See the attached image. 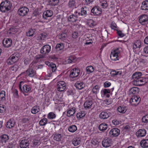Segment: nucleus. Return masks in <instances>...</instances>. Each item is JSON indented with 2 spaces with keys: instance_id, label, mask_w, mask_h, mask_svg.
<instances>
[{
  "instance_id": "864d4df0",
  "label": "nucleus",
  "mask_w": 148,
  "mask_h": 148,
  "mask_svg": "<svg viewBox=\"0 0 148 148\" xmlns=\"http://www.w3.org/2000/svg\"><path fill=\"white\" fill-rule=\"evenodd\" d=\"M67 36V35L66 33H62L59 36V38L62 40H64Z\"/></svg>"
},
{
  "instance_id": "f3484780",
  "label": "nucleus",
  "mask_w": 148,
  "mask_h": 148,
  "mask_svg": "<svg viewBox=\"0 0 148 148\" xmlns=\"http://www.w3.org/2000/svg\"><path fill=\"white\" fill-rule=\"evenodd\" d=\"M53 14L52 10H48L44 12L42 14V18L44 19H47V18L51 17Z\"/></svg>"
},
{
  "instance_id": "dca6fc26",
  "label": "nucleus",
  "mask_w": 148,
  "mask_h": 148,
  "mask_svg": "<svg viewBox=\"0 0 148 148\" xmlns=\"http://www.w3.org/2000/svg\"><path fill=\"white\" fill-rule=\"evenodd\" d=\"M29 140L28 139H24L20 143V146L21 148H26L29 146Z\"/></svg>"
},
{
  "instance_id": "b1692460",
  "label": "nucleus",
  "mask_w": 148,
  "mask_h": 148,
  "mask_svg": "<svg viewBox=\"0 0 148 148\" xmlns=\"http://www.w3.org/2000/svg\"><path fill=\"white\" fill-rule=\"evenodd\" d=\"M140 9L142 10H148V1L145 0L143 1L140 6Z\"/></svg>"
},
{
  "instance_id": "f8f14e48",
  "label": "nucleus",
  "mask_w": 148,
  "mask_h": 148,
  "mask_svg": "<svg viewBox=\"0 0 148 148\" xmlns=\"http://www.w3.org/2000/svg\"><path fill=\"white\" fill-rule=\"evenodd\" d=\"M120 134V130L117 128L112 129L109 132V135L111 137L118 136Z\"/></svg>"
},
{
  "instance_id": "412c9836",
  "label": "nucleus",
  "mask_w": 148,
  "mask_h": 148,
  "mask_svg": "<svg viewBox=\"0 0 148 148\" xmlns=\"http://www.w3.org/2000/svg\"><path fill=\"white\" fill-rule=\"evenodd\" d=\"M15 123V121L12 119H10L7 121L5 125L7 128L11 129L14 126Z\"/></svg>"
},
{
  "instance_id": "a878e982",
  "label": "nucleus",
  "mask_w": 148,
  "mask_h": 148,
  "mask_svg": "<svg viewBox=\"0 0 148 148\" xmlns=\"http://www.w3.org/2000/svg\"><path fill=\"white\" fill-rule=\"evenodd\" d=\"M9 139V136L6 134H3L0 137V140L3 144L6 143Z\"/></svg>"
},
{
  "instance_id": "6e6d98bb",
  "label": "nucleus",
  "mask_w": 148,
  "mask_h": 148,
  "mask_svg": "<svg viewBox=\"0 0 148 148\" xmlns=\"http://www.w3.org/2000/svg\"><path fill=\"white\" fill-rule=\"evenodd\" d=\"M75 58L74 57H70L69 59L66 60V62L69 63H71L73 62H74L75 61Z\"/></svg>"
},
{
  "instance_id": "052dcab7",
  "label": "nucleus",
  "mask_w": 148,
  "mask_h": 148,
  "mask_svg": "<svg viewBox=\"0 0 148 148\" xmlns=\"http://www.w3.org/2000/svg\"><path fill=\"white\" fill-rule=\"evenodd\" d=\"M110 27L112 29H114V30H115V29H118L116 24L113 21L111 24Z\"/></svg>"
},
{
  "instance_id": "1a4fd4ad",
  "label": "nucleus",
  "mask_w": 148,
  "mask_h": 148,
  "mask_svg": "<svg viewBox=\"0 0 148 148\" xmlns=\"http://www.w3.org/2000/svg\"><path fill=\"white\" fill-rule=\"evenodd\" d=\"M18 60V57L15 56L14 55L11 56L7 60V64L10 65L16 62Z\"/></svg>"
},
{
  "instance_id": "e2e57ef3",
  "label": "nucleus",
  "mask_w": 148,
  "mask_h": 148,
  "mask_svg": "<svg viewBox=\"0 0 148 148\" xmlns=\"http://www.w3.org/2000/svg\"><path fill=\"white\" fill-rule=\"evenodd\" d=\"M101 6L103 8H106L108 6V4L107 1H102Z\"/></svg>"
},
{
  "instance_id": "5701e85b",
  "label": "nucleus",
  "mask_w": 148,
  "mask_h": 148,
  "mask_svg": "<svg viewBox=\"0 0 148 148\" xmlns=\"http://www.w3.org/2000/svg\"><path fill=\"white\" fill-rule=\"evenodd\" d=\"M75 86L77 89L81 90L84 87L85 84L83 82L78 81H77L75 84Z\"/></svg>"
},
{
  "instance_id": "c756f323",
  "label": "nucleus",
  "mask_w": 148,
  "mask_h": 148,
  "mask_svg": "<svg viewBox=\"0 0 148 148\" xmlns=\"http://www.w3.org/2000/svg\"><path fill=\"white\" fill-rule=\"evenodd\" d=\"M139 91V88L137 87H133L131 88L130 90L129 93L130 94H136Z\"/></svg>"
},
{
  "instance_id": "a19ab883",
  "label": "nucleus",
  "mask_w": 148,
  "mask_h": 148,
  "mask_svg": "<svg viewBox=\"0 0 148 148\" xmlns=\"http://www.w3.org/2000/svg\"><path fill=\"white\" fill-rule=\"evenodd\" d=\"M91 143L92 145V147H97L99 145V143L97 140V139H93L91 142Z\"/></svg>"
},
{
  "instance_id": "4d7b16f0",
  "label": "nucleus",
  "mask_w": 148,
  "mask_h": 148,
  "mask_svg": "<svg viewBox=\"0 0 148 148\" xmlns=\"http://www.w3.org/2000/svg\"><path fill=\"white\" fill-rule=\"evenodd\" d=\"M115 30L117 31L118 35L121 37H123L125 36V34L123 33L121 30H118V29H115Z\"/></svg>"
},
{
  "instance_id": "bf43d9fd",
  "label": "nucleus",
  "mask_w": 148,
  "mask_h": 148,
  "mask_svg": "<svg viewBox=\"0 0 148 148\" xmlns=\"http://www.w3.org/2000/svg\"><path fill=\"white\" fill-rule=\"evenodd\" d=\"M40 14L38 10H35L33 13L32 16L33 17H36Z\"/></svg>"
},
{
  "instance_id": "4c0bfd02",
  "label": "nucleus",
  "mask_w": 148,
  "mask_h": 148,
  "mask_svg": "<svg viewBox=\"0 0 148 148\" xmlns=\"http://www.w3.org/2000/svg\"><path fill=\"white\" fill-rule=\"evenodd\" d=\"M59 2V0H48L49 5L51 6L57 5Z\"/></svg>"
},
{
  "instance_id": "ea45409f",
  "label": "nucleus",
  "mask_w": 148,
  "mask_h": 148,
  "mask_svg": "<svg viewBox=\"0 0 148 148\" xmlns=\"http://www.w3.org/2000/svg\"><path fill=\"white\" fill-rule=\"evenodd\" d=\"M102 95H103V96H105L107 98H109L110 97V95H109V93L110 92V91L109 90L105 89H104L102 92Z\"/></svg>"
},
{
  "instance_id": "338daca9",
  "label": "nucleus",
  "mask_w": 148,
  "mask_h": 148,
  "mask_svg": "<svg viewBox=\"0 0 148 148\" xmlns=\"http://www.w3.org/2000/svg\"><path fill=\"white\" fill-rule=\"evenodd\" d=\"M90 23V26L91 27H93L95 26L96 25L95 22L93 20L91 21Z\"/></svg>"
},
{
  "instance_id": "20e7f679",
  "label": "nucleus",
  "mask_w": 148,
  "mask_h": 148,
  "mask_svg": "<svg viewBox=\"0 0 148 148\" xmlns=\"http://www.w3.org/2000/svg\"><path fill=\"white\" fill-rule=\"evenodd\" d=\"M140 99L139 96L134 95L131 99L130 103L132 106H136L140 103Z\"/></svg>"
},
{
  "instance_id": "c03bdc74",
  "label": "nucleus",
  "mask_w": 148,
  "mask_h": 148,
  "mask_svg": "<svg viewBox=\"0 0 148 148\" xmlns=\"http://www.w3.org/2000/svg\"><path fill=\"white\" fill-rule=\"evenodd\" d=\"M5 92L4 91L2 90L0 92V99L1 100H5Z\"/></svg>"
},
{
  "instance_id": "c85d7f7f",
  "label": "nucleus",
  "mask_w": 148,
  "mask_h": 148,
  "mask_svg": "<svg viewBox=\"0 0 148 148\" xmlns=\"http://www.w3.org/2000/svg\"><path fill=\"white\" fill-rule=\"evenodd\" d=\"M127 107L125 106H122L119 107L117 108V111L119 112L124 113L127 110Z\"/></svg>"
},
{
  "instance_id": "37998d69",
  "label": "nucleus",
  "mask_w": 148,
  "mask_h": 148,
  "mask_svg": "<svg viewBox=\"0 0 148 148\" xmlns=\"http://www.w3.org/2000/svg\"><path fill=\"white\" fill-rule=\"evenodd\" d=\"M64 48V45L62 43L58 44H57L56 49L57 51L63 49Z\"/></svg>"
},
{
  "instance_id": "e433bc0d",
  "label": "nucleus",
  "mask_w": 148,
  "mask_h": 148,
  "mask_svg": "<svg viewBox=\"0 0 148 148\" xmlns=\"http://www.w3.org/2000/svg\"><path fill=\"white\" fill-rule=\"evenodd\" d=\"M142 75V73L140 72H137L134 73L132 76V78L134 80L136 79L137 78L140 77Z\"/></svg>"
},
{
  "instance_id": "cd10ccee",
  "label": "nucleus",
  "mask_w": 148,
  "mask_h": 148,
  "mask_svg": "<svg viewBox=\"0 0 148 148\" xmlns=\"http://www.w3.org/2000/svg\"><path fill=\"white\" fill-rule=\"evenodd\" d=\"M107 124L105 123H102L99 125L98 129L100 131L104 132L107 129Z\"/></svg>"
},
{
  "instance_id": "6ab92c4d",
  "label": "nucleus",
  "mask_w": 148,
  "mask_h": 148,
  "mask_svg": "<svg viewBox=\"0 0 148 148\" xmlns=\"http://www.w3.org/2000/svg\"><path fill=\"white\" fill-rule=\"evenodd\" d=\"M143 78L140 77L134 80L132 82L133 85L136 86H141L143 85Z\"/></svg>"
},
{
  "instance_id": "ddd939ff",
  "label": "nucleus",
  "mask_w": 148,
  "mask_h": 148,
  "mask_svg": "<svg viewBox=\"0 0 148 148\" xmlns=\"http://www.w3.org/2000/svg\"><path fill=\"white\" fill-rule=\"evenodd\" d=\"M91 13L94 15L98 16L101 13V9L99 7L95 6L92 9Z\"/></svg>"
},
{
  "instance_id": "f03ea898",
  "label": "nucleus",
  "mask_w": 148,
  "mask_h": 148,
  "mask_svg": "<svg viewBox=\"0 0 148 148\" xmlns=\"http://www.w3.org/2000/svg\"><path fill=\"white\" fill-rule=\"evenodd\" d=\"M121 49L117 48L111 52L110 58L112 60L115 61L119 60V57L120 55Z\"/></svg>"
},
{
  "instance_id": "bb28decb",
  "label": "nucleus",
  "mask_w": 148,
  "mask_h": 148,
  "mask_svg": "<svg viewBox=\"0 0 148 148\" xmlns=\"http://www.w3.org/2000/svg\"><path fill=\"white\" fill-rule=\"evenodd\" d=\"M76 108L75 107H73L69 110L67 112L66 115L68 117H70L73 116V114L76 112Z\"/></svg>"
},
{
  "instance_id": "a211bd4d",
  "label": "nucleus",
  "mask_w": 148,
  "mask_h": 148,
  "mask_svg": "<svg viewBox=\"0 0 148 148\" xmlns=\"http://www.w3.org/2000/svg\"><path fill=\"white\" fill-rule=\"evenodd\" d=\"M146 130L144 129L139 130L136 133V135L138 137H142L145 136L146 134Z\"/></svg>"
},
{
  "instance_id": "0eeeda50",
  "label": "nucleus",
  "mask_w": 148,
  "mask_h": 148,
  "mask_svg": "<svg viewBox=\"0 0 148 148\" xmlns=\"http://www.w3.org/2000/svg\"><path fill=\"white\" fill-rule=\"evenodd\" d=\"M112 140L109 138L106 137L102 142V146L105 147H108L111 146L112 144Z\"/></svg>"
},
{
  "instance_id": "7c9ffc66",
  "label": "nucleus",
  "mask_w": 148,
  "mask_h": 148,
  "mask_svg": "<svg viewBox=\"0 0 148 148\" xmlns=\"http://www.w3.org/2000/svg\"><path fill=\"white\" fill-rule=\"evenodd\" d=\"M40 111V107L38 106H35L31 110V113L33 114H36Z\"/></svg>"
},
{
  "instance_id": "8fccbe9b",
  "label": "nucleus",
  "mask_w": 148,
  "mask_h": 148,
  "mask_svg": "<svg viewBox=\"0 0 148 148\" xmlns=\"http://www.w3.org/2000/svg\"><path fill=\"white\" fill-rule=\"evenodd\" d=\"M6 110V106L5 105L0 104V112L3 113L5 112Z\"/></svg>"
},
{
  "instance_id": "4468645a",
  "label": "nucleus",
  "mask_w": 148,
  "mask_h": 148,
  "mask_svg": "<svg viewBox=\"0 0 148 148\" xmlns=\"http://www.w3.org/2000/svg\"><path fill=\"white\" fill-rule=\"evenodd\" d=\"M111 115L110 112H102L99 114L100 118L101 119H105L108 118Z\"/></svg>"
},
{
  "instance_id": "de8ad7c7",
  "label": "nucleus",
  "mask_w": 148,
  "mask_h": 148,
  "mask_svg": "<svg viewBox=\"0 0 148 148\" xmlns=\"http://www.w3.org/2000/svg\"><path fill=\"white\" fill-rule=\"evenodd\" d=\"M94 70V68L92 66H88L86 68V71L88 74H90L93 72Z\"/></svg>"
},
{
  "instance_id": "2f4dec72",
  "label": "nucleus",
  "mask_w": 148,
  "mask_h": 148,
  "mask_svg": "<svg viewBox=\"0 0 148 148\" xmlns=\"http://www.w3.org/2000/svg\"><path fill=\"white\" fill-rule=\"evenodd\" d=\"M81 138H74L72 141V143L75 146L79 145L81 143Z\"/></svg>"
},
{
  "instance_id": "6e6552de",
  "label": "nucleus",
  "mask_w": 148,
  "mask_h": 148,
  "mask_svg": "<svg viewBox=\"0 0 148 148\" xmlns=\"http://www.w3.org/2000/svg\"><path fill=\"white\" fill-rule=\"evenodd\" d=\"M139 22L141 25H145L148 22V16L145 14H143L139 17Z\"/></svg>"
},
{
  "instance_id": "c9c22d12",
  "label": "nucleus",
  "mask_w": 148,
  "mask_h": 148,
  "mask_svg": "<svg viewBox=\"0 0 148 148\" xmlns=\"http://www.w3.org/2000/svg\"><path fill=\"white\" fill-rule=\"evenodd\" d=\"M62 136L61 134L56 133L54 134L53 138L56 141L59 142L61 141Z\"/></svg>"
},
{
  "instance_id": "09e8293b",
  "label": "nucleus",
  "mask_w": 148,
  "mask_h": 148,
  "mask_svg": "<svg viewBox=\"0 0 148 148\" xmlns=\"http://www.w3.org/2000/svg\"><path fill=\"white\" fill-rule=\"evenodd\" d=\"M56 117V114L53 112L49 113L47 115L48 118L49 119H53Z\"/></svg>"
},
{
  "instance_id": "a18cd8bd",
  "label": "nucleus",
  "mask_w": 148,
  "mask_h": 148,
  "mask_svg": "<svg viewBox=\"0 0 148 148\" xmlns=\"http://www.w3.org/2000/svg\"><path fill=\"white\" fill-rule=\"evenodd\" d=\"M47 120L46 118H44L41 120L39 122V124L41 126H43L45 125L47 123Z\"/></svg>"
},
{
  "instance_id": "9b49d317",
  "label": "nucleus",
  "mask_w": 148,
  "mask_h": 148,
  "mask_svg": "<svg viewBox=\"0 0 148 148\" xmlns=\"http://www.w3.org/2000/svg\"><path fill=\"white\" fill-rule=\"evenodd\" d=\"M80 72V70L78 68H74L71 71L70 77L73 79L79 75Z\"/></svg>"
},
{
  "instance_id": "9d476101",
  "label": "nucleus",
  "mask_w": 148,
  "mask_h": 148,
  "mask_svg": "<svg viewBox=\"0 0 148 148\" xmlns=\"http://www.w3.org/2000/svg\"><path fill=\"white\" fill-rule=\"evenodd\" d=\"M51 49V46L48 45H46L42 47L40 49V52L44 55L48 54L50 51Z\"/></svg>"
},
{
  "instance_id": "79ce46f5",
  "label": "nucleus",
  "mask_w": 148,
  "mask_h": 148,
  "mask_svg": "<svg viewBox=\"0 0 148 148\" xmlns=\"http://www.w3.org/2000/svg\"><path fill=\"white\" fill-rule=\"evenodd\" d=\"M46 63L49 64V66L51 68L52 71L53 72H55L56 69V64L53 63H50L49 62H47Z\"/></svg>"
},
{
  "instance_id": "aec40b11",
  "label": "nucleus",
  "mask_w": 148,
  "mask_h": 148,
  "mask_svg": "<svg viewBox=\"0 0 148 148\" xmlns=\"http://www.w3.org/2000/svg\"><path fill=\"white\" fill-rule=\"evenodd\" d=\"M81 12V13L80 12H79L78 14L79 15L81 14V16H85L87 13L89 14L90 13V10H89V8L85 7L82 8Z\"/></svg>"
},
{
  "instance_id": "603ef678",
  "label": "nucleus",
  "mask_w": 148,
  "mask_h": 148,
  "mask_svg": "<svg viewBox=\"0 0 148 148\" xmlns=\"http://www.w3.org/2000/svg\"><path fill=\"white\" fill-rule=\"evenodd\" d=\"M142 121L143 123H145L148 122V114L145 115L143 117Z\"/></svg>"
},
{
  "instance_id": "3c124183",
  "label": "nucleus",
  "mask_w": 148,
  "mask_h": 148,
  "mask_svg": "<svg viewBox=\"0 0 148 148\" xmlns=\"http://www.w3.org/2000/svg\"><path fill=\"white\" fill-rule=\"evenodd\" d=\"M100 87L97 85L95 86L92 89V92L93 93L96 94L99 91Z\"/></svg>"
},
{
  "instance_id": "393cba45",
  "label": "nucleus",
  "mask_w": 148,
  "mask_h": 148,
  "mask_svg": "<svg viewBox=\"0 0 148 148\" xmlns=\"http://www.w3.org/2000/svg\"><path fill=\"white\" fill-rule=\"evenodd\" d=\"M26 73L28 76L31 77H34L36 74V72L33 69L31 68H29L27 69L26 70Z\"/></svg>"
},
{
  "instance_id": "4be33fe9",
  "label": "nucleus",
  "mask_w": 148,
  "mask_h": 148,
  "mask_svg": "<svg viewBox=\"0 0 148 148\" xmlns=\"http://www.w3.org/2000/svg\"><path fill=\"white\" fill-rule=\"evenodd\" d=\"M78 16L77 14H73L70 15L68 18L69 22H75L77 20Z\"/></svg>"
},
{
  "instance_id": "f257e3e1",
  "label": "nucleus",
  "mask_w": 148,
  "mask_h": 148,
  "mask_svg": "<svg viewBox=\"0 0 148 148\" xmlns=\"http://www.w3.org/2000/svg\"><path fill=\"white\" fill-rule=\"evenodd\" d=\"M12 6V3L8 0L2 2L0 4V10L2 12H6L10 10Z\"/></svg>"
},
{
  "instance_id": "0e129e2a",
  "label": "nucleus",
  "mask_w": 148,
  "mask_h": 148,
  "mask_svg": "<svg viewBox=\"0 0 148 148\" xmlns=\"http://www.w3.org/2000/svg\"><path fill=\"white\" fill-rule=\"evenodd\" d=\"M112 123L115 125H118L119 124V121L117 120L116 119H115L112 121Z\"/></svg>"
},
{
  "instance_id": "5fc2aeb1",
  "label": "nucleus",
  "mask_w": 148,
  "mask_h": 148,
  "mask_svg": "<svg viewBox=\"0 0 148 148\" xmlns=\"http://www.w3.org/2000/svg\"><path fill=\"white\" fill-rule=\"evenodd\" d=\"M111 74L112 76H115L116 75H121L122 74V72L119 71H113L111 72Z\"/></svg>"
},
{
  "instance_id": "72a5a7b5",
  "label": "nucleus",
  "mask_w": 148,
  "mask_h": 148,
  "mask_svg": "<svg viewBox=\"0 0 148 148\" xmlns=\"http://www.w3.org/2000/svg\"><path fill=\"white\" fill-rule=\"evenodd\" d=\"M141 146L143 148L148 147V139H143L140 142Z\"/></svg>"
},
{
  "instance_id": "58836bf2",
  "label": "nucleus",
  "mask_w": 148,
  "mask_h": 148,
  "mask_svg": "<svg viewBox=\"0 0 148 148\" xmlns=\"http://www.w3.org/2000/svg\"><path fill=\"white\" fill-rule=\"evenodd\" d=\"M68 129L69 132L73 133L77 130V128L75 125H74L69 126Z\"/></svg>"
},
{
  "instance_id": "423d86ee",
  "label": "nucleus",
  "mask_w": 148,
  "mask_h": 148,
  "mask_svg": "<svg viewBox=\"0 0 148 148\" xmlns=\"http://www.w3.org/2000/svg\"><path fill=\"white\" fill-rule=\"evenodd\" d=\"M66 84L65 82L62 81H60L57 83V89L59 92L64 91L66 88Z\"/></svg>"
},
{
  "instance_id": "680f3d73",
  "label": "nucleus",
  "mask_w": 148,
  "mask_h": 148,
  "mask_svg": "<svg viewBox=\"0 0 148 148\" xmlns=\"http://www.w3.org/2000/svg\"><path fill=\"white\" fill-rule=\"evenodd\" d=\"M85 116V114L82 113V112H79L77 113L76 115V116L77 118H79L80 119L83 117Z\"/></svg>"
},
{
  "instance_id": "39448f33",
  "label": "nucleus",
  "mask_w": 148,
  "mask_h": 148,
  "mask_svg": "<svg viewBox=\"0 0 148 148\" xmlns=\"http://www.w3.org/2000/svg\"><path fill=\"white\" fill-rule=\"evenodd\" d=\"M29 11L28 8L25 7H20L18 10V14L22 16H24L26 15Z\"/></svg>"
},
{
  "instance_id": "2eb2a0df",
  "label": "nucleus",
  "mask_w": 148,
  "mask_h": 148,
  "mask_svg": "<svg viewBox=\"0 0 148 148\" xmlns=\"http://www.w3.org/2000/svg\"><path fill=\"white\" fill-rule=\"evenodd\" d=\"M12 41L10 38L4 39L3 42L4 46L7 48L10 47L12 45Z\"/></svg>"
},
{
  "instance_id": "7ed1b4c3",
  "label": "nucleus",
  "mask_w": 148,
  "mask_h": 148,
  "mask_svg": "<svg viewBox=\"0 0 148 148\" xmlns=\"http://www.w3.org/2000/svg\"><path fill=\"white\" fill-rule=\"evenodd\" d=\"M24 83L23 81L20 82L18 85L19 88L23 92H28L31 90V87L29 85L24 84Z\"/></svg>"
},
{
  "instance_id": "69168bd1",
  "label": "nucleus",
  "mask_w": 148,
  "mask_h": 148,
  "mask_svg": "<svg viewBox=\"0 0 148 148\" xmlns=\"http://www.w3.org/2000/svg\"><path fill=\"white\" fill-rule=\"evenodd\" d=\"M133 47L134 49H136L138 48H140V44H137V43L136 42L133 44Z\"/></svg>"
},
{
  "instance_id": "473e14b6",
  "label": "nucleus",
  "mask_w": 148,
  "mask_h": 148,
  "mask_svg": "<svg viewBox=\"0 0 148 148\" xmlns=\"http://www.w3.org/2000/svg\"><path fill=\"white\" fill-rule=\"evenodd\" d=\"M93 103L91 101H87L84 103V107L86 109H89L91 107Z\"/></svg>"
},
{
  "instance_id": "13d9d810",
  "label": "nucleus",
  "mask_w": 148,
  "mask_h": 148,
  "mask_svg": "<svg viewBox=\"0 0 148 148\" xmlns=\"http://www.w3.org/2000/svg\"><path fill=\"white\" fill-rule=\"evenodd\" d=\"M18 67L16 65H14L10 67V69L12 71H16L18 69Z\"/></svg>"
},
{
  "instance_id": "f704fd0d",
  "label": "nucleus",
  "mask_w": 148,
  "mask_h": 148,
  "mask_svg": "<svg viewBox=\"0 0 148 148\" xmlns=\"http://www.w3.org/2000/svg\"><path fill=\"white\" fill-rule=\"evenodd\" d=\"M68 6L70 8H76V3L75 0H69L68 3Z\"/></svg>"
},
{
  "instance_id": "774afa93",
  "label": "nucleus",
  "mask_w": 148,
  "mask_h": 148,
  "mask_svg": "<svg viewBox=\"0 0 148 148\" xmlns=\"http://www.w3.org/2000/svg\"><path fill=\"white\" fill-rule=\"evenodd\" d=\"M14 146V145L12 143H10L8 144L7 145L6 148H13Z\"/></svg>"
},
{
  "instance_id": "49530a36",
  "label": "nucleus",
  "mask_w": 148,
  "mask_h": 148,
  "mask_svg": "<svg viewBox=\"0 0 148 148\" xmlns=\"http://www.w3.org/2000/svg\"><path fill=\"white\" fill-rule=\"evenodd\" d=\"M35 33V30L30 29L27 33L26 35L28 37L32 36Z\"/></svg>"
}]
</instances>
